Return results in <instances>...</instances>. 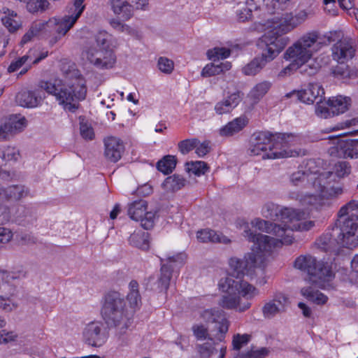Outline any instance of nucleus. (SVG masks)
I'll return each mask as SVG.
<instances>
[{
    "label": "nucleus",
    "instance_id": "f8f14e48",
    "mask_svg": "<svg viewBox=\"0 0 358 358\" xmlns=\"http://www.w3.org/2000/svg\"><path fill=\"white\" fill-rule=\"evenodd\" d=\"M335 236L342 241V246L353 248L358 246V236L355 232L358 229V216L352 213L348 217L338 218L332 227Z\"/></svg>",
    "mask_w": 358,
    "mask_h": 358
},
{
    "label": "nucleus",
    "instance_id": "6ab92c4d",
    "mask_svg": "<svg viewBox=\"0 0 358 358\" xmlns=\"http://www.w3.org/2000/svg\"><path fill=\"white\" fill-rule=\"evenodd\" d=\"M185 256L184 254H178L176 256L166 258V264H162L160 274L157 281V289L159 292L166 291L169 287L173 271V265L180 266L184 264Z\"/></svg>",
    "mask_w": 358,
    "mask_h": 358
},
{
    "label": "nucleus",
    "instance_id": "5fc2aeb1",
    "mask_svg": "<svg viewBox=\"0 0 358 358\" xmlns=\"http://www.w3.org/2000/svg\"><path fill=\"white\" fill-rule=\"evenodd\" d=\"M157 66L162 72L166 74H170L173 70L174 63L171 59L161 57L158 59Z\"/></svg>",
    "mask_w": 358,
    "mask_h": 358
},
{
    "label": "nucleus",
    "instance_id": "cd10ccee",
    "mask_svg": "<svg viewBox=\"0 0 358 358\" xmlns=\"http://www.w3.org/2000/svg\"><path fill=\"white\" fill-rule=\"evenodd\" d=\"M43 99L39 92L37 91H22L16 96V101L18 104L23 107L34 108L38 106Z\"/></svg>",
    "mask_w": 358,
    "mask_h": 358
},
{
    "label": "nucleus",
    "instance_id": "2eb2a0df",
    "mask_svg": "<svg viewBox=\"0 0 358 358\" xmlns=\"http://www.w3.org/2000/svg\"><path fill=\"white\" fill-rule=\"evenodd\" d=\"M262 215L268 219L281 221L284 224L294 220L299 221L304 213L288 208H282L273 203H267L262 208Z\"/></svg>",
    "mask_w": 358,
    "mask_h": 358
},
{
    "label": "nucleus",
    "instance_id": "dca6fc26",
    "mask_svg": "<svg viewBox=\"0 0 358 358\" xmlns=\"http://www.w3.org/2000/svg\"><path fill=\"white\" fill-rule=\"evenodd\" d=\"M127 213L132 220L140 222L145 229L153 227L155 213L148 210L146 201L140 199L130 203L128 205Z\"/></svg>",
    "mask_w": 358,
    "mask_h": 358
},
{
    "label": "nucleus",
    "instance_id": "393cba45",
    "mask_svg": "<svg viewBox=\"0 0 358 358\" xmlns=\"http://www.w3.org/2000/svg\"><path fill=\"white\" fill-rule=\"evenodd\" d=\"M104 156L111 162L119 161L124 150V145L122 141L115 136H108L103 140Z\"/></svg>",
    "mask_w": 358,
    "mask_h": 358
},
{
    "label": "nucleus",
    "instance_id": "774afa93",
    "mask_svg": "<svg viewBox=\"0 0 358 358\" xmlns=\"http://www.w3.org/2000/svg\"><path fill=\"white\" fill-rule=\"evenodd\" d=\"M33 31L34 34L37 36L43 31H49L48 20L46 22H33L29 28Z\"/></svg>",
    "mask_w": 358,
    "mask_h": 358
},
{
    "label": "nucleus",
    "instance_id": "3c124183",
    "mask_svg": "<svg viewBox=\"0 0 358 358\" xmlns=\"http://www.w3.org/2000/svg\"><path fill=\"white\" fill-rule=\"evenodd\" d=\"M0 276L2 280L9 283L12 280L25 278L26 272H24L22 270H18L15 271H1Z\"/></svg>",
    "mask_w": 358,
    "mask_h": 358
},
{
    "label": "nucleus",
    "instance_id": "de8ad7c7",
    "mask_svg": "<svg viewBox=\"0 0 358 358\" xmlns=\"http://www.w3.org/2000/svg\"><path fill=\"white\" fill-rule=\"evenodd\" d=\"M290 138L287 134H278L273 135V142L274 143L273 150L283 151L292 150L289 149L287 139Z\"/></svg>",
    "mask_w": 358,
    "mask_h": 358
},
{
    "label": "nucleus",
    "instance_id": "f03ea898",
    "mask_svg": "<svg viewBox=\"0 0 358 358\" xmlns=\"http://www.w3.org/2000/svg\"><path fill=\"white\" fill-rule=\"evenodd\" d=\"M242 235L249 241L253 243L251 252L245 254L243 259L231 257L229 265L233 276L239 278L245 275H252L255 268L264 262L266 253H270L280 242L270 238L268 235L257 234L252 231L248 223L243 225Z\"/></svg>",
    "mask_w": 358,
    "mask_h": 358
},
{
    "label": "nucleus",
    "instance_id": "49530a36",
    "mask_svg": "<svg viewBox=\"0 0 358 358\" xmlns=\"http://www.w3.org/2000/svg\"><path fill=\"white\" fill-rule=\"evenodd\" d=\"M230 55L231 50L223 47H215L207 51L208 59L214 61L226 59L229 57Z\"/></svg>",
    "mask_w": 358,
    "mask_h": 358
},
{
    "label": "nucleus",
    "instance_id": "c9c22d12",
    "mask_svg": "<svg viewBox=\"0 0 358 358\" xmlns=\"http://www.w3.org/2000/svg\"><path fill=\"white\" fill-rule=\"evenodd\" d=\"M186 185V180L181 176L173 174L167 177L162 183L163 189L167 192L178 191Z\"/></svg>",
    "mask_w": 358,
    "mask_h": 358
},
{
    "label": "nucleus",
    "instance_id": "72a5a7b5",
    "mask_svg": "<svg viewBox=\"0 0 358 358\" xmlns=\"http://www.w3.org/2000/svg\"><path fill=\"white\" fill-rule=\"evenodd\" d=\"M350 99L342 96L330 98L327 104L331 110L332 115H338L345 113L348 109Z\"/></svg>",
    "mask_w": 358,
    "mask_h": 358
},
{
    "label": "nucleus",
    "instance_id": "c756f323",
    "mask_svg": "<svg viewBox=\"0 0 358 358\" xmlns=\"http://www.w3.org/2000/svg\"><path fill=\"white\" fill-rule=\"evenodd\" d=\"M333 76L338 80H353L358 78V70L355 68H350L344 63L333 66L331 69Z\"/></svg>",
    "mask_w": 358,
    "mask_h": 358
},
{
    "label": "nucleus",
    "instance_id": "ea45409f",
    "mask_svg": "<svg viewBox=\"0 0 358 358\" xmlns=\"http://www.w3.org/2000/svg\"><path fill=\"white\" fill-rule=\"evenodd\" d=\"M28 189L23 185H12L5 189L4 199L19 200L28 194Z\"/></svg>",
    "mask_w": 358,
    "mask_h": 358
},
{
    "label": "nucleus",
    "instance_id": "20e7f679",
    "mask_svg": "<svg viewBox=\"0 0 358 358\" xmlns=\"http://www.w3.org/2000/svg\"><path fill=\"white\" fill-rule=\"evenodd\" d=\"M132 311L127 308L121 293L110 291L104 295L101 315L108 327L114 329L115 336L121 345H127L129 341L128 331L133 323Z\"/></svg>",
    "mask_w": 358,
    "mask_h": 358
},
{
    "label": "nucleus",
    "instance_id": "680f3d73",
    "mask_svg": "<svg viewBox=\"0 0 358 358\" xmlns=\"http://www.w3.org/2000/svg\"><path fill=\"white\" fill-rule=\"evenodd\" d=\"M315 113L318 117L322 118H328L332 115L331 110L327 103H323L322 101L317 103L315 107Z\"/></svg>",
    "mask_w": 358,
    "mask_h": 358
},
{
    "label": "nucleus",
    "instance_id": "13d9d810",
    "mask_svg": "<svg viewBox=\"0 0 358 358\" xmlns=\"http://www.w3.org/2000/svg\"><path fill=\"white\" fill-rule=\"evenodd\" d=\"M194 336L196 338L197 340H205L206 338H209L210 340H213L209 338L208 330V329L203 324H194L192 327Z\"/></svg>",
    "mask_w": 358,
    "mask_h": 358
},
{
    "label": "nucleus",
    "instance_id": "9d476101",
    "mask_svg": "<svg viewBox=\"0 0 358 358\" xmlns=\"http://www.w3.org/2000/svg\"><path fill=\"white\" fill-rule=\"evenodd\" d=\"M294 268L307 273L308 280L317 285L323 287L325 282L330 281L334 277L331 266L321 261H317L310 255H300L294 264Z\"/></svg>",
    "mask_w": 358,
    "mask_h": 358
},
{
    "label": "nucleus",
    "instance_id": "c85d7f7f",
    "mask_svg": "<svg viewBox=\"0 0 358 358\" xmlns=\"http://www.w3.org/2000/svg\"><path fill=\"white\" fill-rule=\"evenodd\" d=\"M139 285L136 280H131L129 284V292L127 295V300L129 302V310L132 311V316L138 310L141 304V296L139 293Z\"/></svg>",
    "mask_w": 358,
    "mask_h": 358
},
{
    "label": "nucleus",
    "instance_id": "f704fd0d",
    "mask_svg": "<svg viewBox=\"0 0 358 358\" xmlns=\"http://www.w3.org/2000/svg\"><path fill=\"white\" fill-rule=\"evenodd\" d=\"M129 243L133 247L143 250L149 249V234L148 232L138 231H134L129 238Z\"/></svg>",
    "mask_w": 358,
    "mask_h": 358
},
{
    "label": "nucleus",
    "instance_id": "37998d69",
    "mask_svg": "<svg viewBox=\"0 0 358 358\" xmlns=\"http://www.w3.org/2000/svg\"><path fill=\"white\" fill-rule=\"evenodd\" d=\"M271 85L272 84L269 81H263L257 84L250 91L251 97L259 101L268 92Z\"/></svg>",
    "mask_w": 358,
    "mask_h": 358
},
{
    "label": "nucleus",
    "instance_id": "39448f33",
    "mask_svg": "<svg viewBox=\"0 0 358 358\" xmlns=\"http://www.w3.org/2000/svg\"><path fill=\"white\" fill-rule=\"evenodd\" d=\"M220 290L225 293L218 304L227 310L242 313L251 307L250 301L259 295V290L248 281L235 280L231 277L222 278L218 283Z\"/></svg>",
    "mask_w": 358,
    "mask_h": 358
},
{
    "label": "nucleus",
    "instance_id": "6e6d98bb",
    "mask_svg": "<svg viewBox=\"0 0 358 358\" xmlns=\"http://www.w3.org/2000/svg\"><path fill=\"white\" fill-rule=\"evenodd\" d=\"M1 157L5 161L15 162L20 157V152L17 148L8 146L3 150Z\"/></svg>",
    "mask_w": 358,
    "mask_h": 358
},
{
    "label": "nucleus",
    "instance_id": "bf43d9fd",
    "mask_svg": "<svg viewBox=\"0 0 358 358\" xmlns=\"http://www.w3.org/2000/svg\"><path fill=\"white\" fill-rule=\"evenodd\" d=\"M250 341V336L248 334H236L234 335L232 340L233 349L239 350L241 348L246 345Z\"/></svg>",
    "mask_w": 358,
    "mask_h": 358
},
{
    "label": "nucleus",
    "instance_id": "7c9ffc66",
    "mask_svg": "<svg viewBox=\"0 0 358 358\" xmlns=\"http://www.w3.org/2000/svg\"><path fill=\"white\" fill-rule=\"evenodd\" d=\"M248 123L245 116H241L229 122L220 129V135L222 136H230L241 131Z\"/></svg>",
    "mask_w": 358,
    "mask_h": 358
},
{
    "label": "nucleus",
    "instance_id": "f3484780",
    "mask_svg": "<svg viewBox=\"0 0 358 358\" xmlns=\"http://www.w3.org/2000/svg\"><path fill=\"white\" fill-rule=\"evenodd\" d=\"M200 317L206 323H214L217 333L215 334L217 340L222 341L225 334L229 330V322L226 317L225 313L218 308H210L202 310Z\"/></svg>",
    "mask_w": 358,
    "mask_h": 358
},
{
    "label": "nucleus",
    "instance_id": "4468645a",
    "mask_svg": "<svg viewBox=\"0 0 358 358\" xmlns=\"http://www.w3.org/2000/svg\"><path fill=\"white\" fill-rule=\"evenodd\" d=\"M83 55L89 62L99 69H108L113 67L116 57L111 49H97L94 46H87Z\"/></svg>",
    "mask_w": 358,
    "mask_h": 358
},
{
    "label": "nucleus",
    "instance_id": "79ce46f5",
    "mask_svg": "<svg viewBox=\"0 0 358 358\" xmlns=\"http://www.w3.org/2000/svg\"><path fill=\"white\" fill-rule=\"evenodd\" d=\"M176 166V159L174 156H165L162 160L159 161L157 164V169L164 173L169 174L173 171Z\"/></svg>",
    "mask_w": 358,
    "mask_h": 358
},
{
    "label": "nucleus",
    "instance_id": "f257e3e1",
    "mask_svg": "<svg viewBox=\"0 0 358 358\" xmlns=\"http://www.w3.org/2000/svg\"><path fill=\"white\" fill-rule=\"evenodd\" d=\"M242 235L249 241L253 243L251 252L245 254L243 259L231 257L229 265L233 276L239 278L245 275H252L255 268L264 262L266 253H270L280 242L270 238L268 235L257 234L252 231L248 223L243 225Z\"/></svg>",
    "mask_w": 358,
    "mask_h": 358
},
{
    "label": "nucleus",
    "instance_id": "aec40b11",
    "mask_svg": "<svg viewBox=\"0 0 358 358\" xmlns=\"http://www.w3.org/2000/svg\"><path fill=\"white\" fill-rule=\"evenodd\" d=\"M83 336L85 342L93 347L102 346L108 338L106 329L101 322H91L86 324Z\"/></svg>",
    "mask_w": 358,
    "mask_h": 358
},
{
    "label": "nucleus",
    "instance_id": "864d4df0",
    "mask_svg": "<svg viewBox=\"0 0 358 358\" xmlns=\"http://www.w3.org/2000/svg\"><path fill=\"white\" fill-rule=\"evenodd\" d=\"M310 90L312 97L315 99L317 103L321 102L323 99L324 90L320 83H310L308 86Z\"/></svg>",
    "mask_w": 358,
    "mask_h": 358
},
{
    "label": "nucleus",
    "instance_id": "e433bc0d",
    "mask_svg": "<svg viewBox=\"0 0 358 358\" xmlns=\"http://www.w3.org/2000/svg\"><path fill=\"white\" fill-rule=\"evenodd\" d=\"M231 68L230 62H221L220 64H207L201 71V76L207 78L218 75L222 72L227 71Z\"/></svg>",
    "mask_w": 358,
    "mask_h": 358
},
{
    "label": "nucleus",
    "instance_id": "a19ab883",
    "mask_svg": "<svg viewBox=\"0 0 358 358\" xmlns=\"http://www.w3.org/2000/svg\"><path fill=\"white\" fill-rule=\"evenodd\" d=\"M330 172L334 176L331 185H339L343 187L336 182V177L343 178L348 176L350 173V166L346 162H338L334 165V171ZM343 189H344V188Z\"/></svg>",
    "mask_w": 358,
    "mask_h": 358
},
{
    "label": "nucleus",
    "instance_id": "bb28decb",
    "mask_svg": "<svg viewBox=\"0 0 358 358\" xmlns=\"http://www.w3.org/2000/svg\"><path fill=\"white\" fill-rule=\"evenodd\" d=\"M242 99L243 94L240 91H236L217 102L215 106V110L218 115L228 113L238 105Z\"/></svg>",
    "mask_w": 358,
    "mask_h": 358
},
{
    "label": "nucleus",
    "instance_id": "a18cd8bd",
    "mask_svg": "<svg viewBox=\"0 0 358 358\" xmlns=\"http://www.w3.org/2000/svg\"><path fill=\"white\" fill-rule=\"evenodd\" d=\"M270 354V350L268 348H257L252 347L250 350L240 354L241 358H265Z\"/></svg>",
    "mask_w": 358,
    "mask_h": 358
},
{
    "label": "nucleus",
    "instance_id": "69168bd1",
    "mask_svg": "<svg viewBox=\"0 0 358 358\" xmlns=\"http://www.w3.org/2000/svg\"><path fill=\"white\" fill-rule=\"evenodd\" d=\"M358 206V202L354 200L350 201L341 208L338 213V218L341 217H347L350 211L356 210V207Z\"/></svg>",
    "mask_w": 358,
    "mask_h": 358
},
{
    "label": "nucleus",
    "instance_id": "052dcab7",
    "mask_svg": "<svg viewBox=\"0 0 358 358\" xmlns=\"http://www.w3.org/2000/svg\"><path fill=\"white\" fill-rule=\"evenodd\" d=\"M14 16H16V13L14 14L13 12H12L11 15L5 16L1 19L4 26L10 32L16 31L20 27L19 22L13 18Z\"/></svg>",
    "mask_w": 358,
    "mask_h": 358
},
{
    "label": "nucleus",
    "instance_id": "338daca9",
    "mask_svg": "<svg viewBox=\"0 0 358 358\" xmlns=\"http://www.w3.org/2000/svg\"><path fill=\"white\" fill-rule=\"evenodd\" d=\"M296 96L301 102L306 103H313L315 102L313 97H311L313 96L311 94L310 90L308 87L304 90L298 91L296 92Z\"/></svg>",
    "mask_w": 358,
    "mask_h": 358
},
{
    "label": "nucleus",
    "instance_id": "58836bf2",
    "mask_svg": "<svg viewBox=\"0 0 358 358\" xmlns=\"http://www.w3.org/2000/svg\"><path fill=\"white\" fill-rule=\"evenodd\" d=\"M314 194H306L304 196H301L299 199V202L301 206L304 207H313L315 208H318L322 206V200L327 199L324 198L317 192H316L314 189Z\"/></svg>",
    "mask_w": 358,
    "mask_h": 358
},
{
    "label": "nucleus",
    "instance_id": "412c9836",
    "mask_svg": "<svg viewBox=\"0 0 358 358\" xmlns=\"http://www.w3.org/2000/svg\"><path fill=\"white\" fill-rule=\"evenodd\" d=\"M27 125L24 117L11 116L0 124V141L9 140L21 132Z\"/></svg>",
    "mask_w": 358,
    "mask_h": 358
},
{
    "label": "nucleus",
    "instance_id": "b1692460",
    "mask_svg": "<svg viewBox=\"0 0 358 358\" xmlns=\"http://www.w3.org/2000/svg\"><path fill=\"white\" fill-rule=\"evenodd\" d=\"M289 303L288 298L282 294H276L272 300L265 303L262 308L265 318L271 319L285 311Z\"/></svg>",
    "mask_w": 358,
    "mask_h": 358
},
{
    "label": "nucleus",
    "instance_id": "7ed1b4c3",
    "mask_svg": "<svg viewBox=\"0 0 358 358\" xmlns=\"http://www.w3.org/2000/svg\"><path fill=\"white\" fill-rule=\"evenodd\" d=\"M64 83L56 78L41 81L40 86L47 93L53 95L65 110L74 113L78 108V101L85 99V80L80 71L74 68L64 71Z\"/></svg>",
    "mask_w": 358,
    "mask_h": 358
},
{
    "label": "nucleus",
    "instance_id": "1a4fd4ad",
    "mask_svg": "<svg viewBox=\"0 0 358 358\" xmlns=\"http://www.w3.org/2000/svg\"><path fill=\"white\" fill-rule=\"evenodd\" d=\"M273 134L269 131L255 132L250 137L248 152L250 155L261 156L262 159H279L296 157V150H273Z\"/></svg>",
    "mask_w": 358,
    "mask_h": 358
},
{
    "label": "nucleus",
    "instance_id": "473e14b6",
    "mask_svg": "<svg viewBox=\"0 0 358 358\" xmlns=\"http://www.w3.org/2000/svg\"><path fill=\"white\" fill-rule=\"evenodd\" d=\"M110 4L114 13L121 15L124 20H128L133 15V6L126 0H111Z\"/></svg>",
    "mask_w": 358,
    "mask_h": 358
},
{
    "label": "nucleus",
    "instance_id": "0e129e2a",
    "mask_svg": "<svg viewBox=\"0 0 358 358\" xmlns=\"http://www.w3.org/2000/svg\"><path fill=\"white\" fill-rule=\"evenodd\" d=\"M317 68V65L315 62L311 64L308 62L301 64L299 66L298 69H299L301 74L310 76L316 73Z\"/></svg>",
    "mask_w": 358,
    "mask_h": 358
},
{
    "label": "nucleus",
    "instance_id": "c03bdc74",
    "mask_svg": "<svg viewBox=\"0 0 358 358\" xmlns=\"http://www.w3.org/2000/svg\"><path fill=\"white\" fill-rule=\"evenodd\" d=\"M186 169L189 173L200 176L205 174L208 170L207 164L202 161H196L186 163Z\"/></svg>",
    "mask_w": 358,
    "mask_h": 358
},
{
    "label": "nucleus",
    "instance_id": "2f4dec72",
    "mask_svg": "<svg viewBox=\"0 0 358 358\" xmlns=\"http://www.w3.org/2000/svg\"><path fill=\"white\" fill-rule=\"evenodd\" d=\"M196 238L200 242L203 243L213 242L225 245L231 243L229 238L211 229H203L198 231Z\"/></svg>",
    "mask_w": 358,
    "mask_h": 358
},
{
    "label": "nucleus",
    "instance_id": "0eeeda50",
    "mask_svg": "<svg viewBox=\"0 0 358 358\" xmlns=\"http://www.w3.org/2000/svg\"><path fill=\"white\" fill-rule=\"evenodd\" d=\"M289 41V37L275 36L274 32H266L259 40L258 46L262 49L260 57L254 58L245 65L243 73L246 76H255L273 61Z\"/></svg>",
    "mask_w": 358,
    "mask_h": 358
},
{
    "label": "nucleus",
    "instance_id": "603ef678",
    "mask_svg": "<svg viewBox=\"0 0 358 358\" xmlns=\"http://www.w3.org/2000/svg\"><path fill=\"white\" fill-rule=\"evenodd\" d=\"M80 134L86 141H92L94 138V132L92 125L83 120L80 122Z\"/></svg>",
    "mask_w": 358,
    "mask_h": 358
},
{
    "label": "nucleus",
    "instance_id": "6e6552de",
    "mask_svg": "<svg viewBox=\"0 0 358 358\" xmlns=\"http://www.w3.org/2000/svg\"><path fill=\"white\" fill-rule=\"evenodd\" d=\"M320 34L317 31H311L303 35L285 50L283 58L299 66L308 63L314 52L320 48Z\"/></svg>",
    "mask_w": 358,
    "mask_h": 358
},
{
    "label": "nucleus",
    "instance_id": "5701e85b",
    "mask_svg": "<svg viewBox=\"0 0 358 358\" xmlns=\"http://www.w3.org/2000/svg\"><path fill=\"white\" fill-rule=\"evenodd\" d=\"M355 43L348 38H342L338 41L331 47L332 57L338 63L351 59L355 54Z\"/></svg>",
    "mask_w": 358,
    "mask_h": 358
},
{
    "label": "nucleus",
    "instance_id": "4c0bfd02",
    "mask_svg": "<svg viewBox=\"0 0 358 358\" xmlns=\"http://www.w3.org/2000/svg\"><path fill=\"white\" fill-rule=\"evenodd\" d=\"M301 293L308 301L317 305L324 304L328 299L327 296L320 292L318 290H315L310 287L302 288Z\"/></svg>",
    "mask_w": 358,
    "mask_h": 358
},
{
    "label": "nucleus",
    "instance_id": "a878e982",
    "mask_svg": "<svg viewBox=\"0 0 358 358\" xmlns=\"http://www.w3.org/2000/svg\"><path fill=\"white\" fill-rule=\"evenodd\" d=\"M334 234L333 228L329 229L317 241L318 247L325 252H338L339 248L343 247L342 241Z\"/></svg>",
    "mask_w": 358,
    "mask_h": 358
},
{
    "label": "nucleus",
    "instance_id": "9b49d317",
    "mask_svg": "<svg viewBox=\"0 0 358 358\" xmlns=\"http://www.w3.org/2000/svg\"><path fill=\"white\" fill-rule=\"evenodd\" d=\"M311 15L310 10H299L295 15L292 13H286L281 16L268 18L264 25L271 29L267 32H274L275 36L284 37L282 35L290 32L304 22Z\"/></svg>",
    "mask_w": 358,
    "mask_h": 358
},
{
    "label": "nucleus",
    "instance_id": "a211bd4d",
    "mask_svg": "<svg viewBox=\"0 0 358 358\" xmlns=\"http://www.w3.org/2000/svg\"><path fill=\"white\" fill-rule=\"evenodd\" d=\"M251 225L261 231L275 236L276 238L268 236L270 238L277 240L280 242V244L276 246L275 248L280 247L283 244L289 245L293 241V238H292L289 234H286L287 229L285 228L284 225L282 227L279 224H274L260 218H256L252 220L251 222Z\"/></svg>",
    "mask_w": 358,
    "mask_h": 358
},
{
    "label": "nucleus",
    "instance_id": "4be33fe9",
    "mask_svg": "<svg viewBox=\"0 0 358 358\" xmlns=\"http://www.w3.org/2000/svg\"><path fill=\"white\" fill-rule=\"evenodd\" d=\"M345 134L339 135L337 136H330L328 137L329 142H332L334 145L333 148L336 150L337 155L340 157H358V150L357 149V142L355 140H343L341 137Z\"/></svg>",
    "mask_w": 358,
    "mask_h": 358
},
{
    "label": "nucleus",
    "instance_id": "8fccbe9b",
    "mask_svg": "<svg viewBox=\"0 0 358 358\" xmlns=\"http://www.w3.org/2000/svg\"><path fill=\"white\" fill-rule=\"evenodd\" d=\"M111 35L105 31H101L95 36V41L99 49H110Z\"/></svg>",
    "mask_w": 358,
    "mask_h": 358
},
{
    "label": "nucleus",
    "instance_id": "ddd939ff",
    "mask_svg": "<svg viewBox=\"0 0 358 358\" xmlns=\"http://www.w3.org/2000/svg\"><path fill=\"white\" fill-rule=\"evenodd\" d=\"M83 2L84 0H75L73 4L69 8V15H65L62 19L56 17L49 19L48 24L50 31L53 29L59 35L64 36L73 26L83 12L85 9Z\"/></svg>",
    "mask_w": 358,
    "mask_h": 358
},
{
    "label": "nucleus",
    "instance_id": "4d7b16f0",
    "mask_svg": "<svg viewBox=\"0 0 358 358\" xmlns=\"http://www.w3.org/2000/svg\"><path fill=\"white\" fill-rule=\"evenodd\" d=\"M197 144L196 138L185 139L178 143V148L180 152L185 155L194 149Z\"/></svg>",
    "mask_w": 358,
    "mask_h": 358
},
{
    "label": "nucleus",
    "instance_id": "09e8293b",
    "mask_svg": "<svg viewBox=\"0 0 358 358\" xmlns=\"http://www.w3.org/2000/svg\"><path fill=\"white\" fill-rule=\"evenodd\" d=\"M315 226V222L313 221H303L298 222L296 224H289L288 223L284 224V227L287 229V233L289 234L292 237V233L294 229L299 231H308L311 229Z\"/></svg>",
    "mask_w": 358,
    "mask_h": 358
},
{
    "label": "nucleus",
    "instance_id": "e2e57ef3",
    "mask_svg": "<svg viewBox=\"0 0 358 358\" xmlns=\"http://www.w3.org/2000/svg\"><path fill=\"white\" fill-rule=\"evenodd\" d=\"M197 350L200 355L203 358H209L214 350V347L211 343H205L197 345Z\"/></svg>",
    "mask_w": 358,
    "mask_h": 358
},
{
    "label": "nucleus",
    "instance_id": "423d86ee",
    "mask_svg": "<svg viewBox=\"0 0 358 358\" xmlns=\"http://www.w3.org/2000/svg\"><path fill=\"white\" fill-rule=\"evenodd\" d=\"M334 174L331 172L312 173L297 171L290 176V182L294 186L305 185L311 187L320 196L327 199H337L343 194V189L339 185H331Z\"/></svg>",
    "mask_w": 358,
    "mask_h": 358
}]
</instances>
